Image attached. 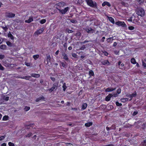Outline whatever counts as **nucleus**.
<instances>
[{
  "instance_id": "obj_44",
  "label": "nucleus",
  "mask_w": 146,
  "mask_h": 146,
  "mask_svg": "<svg viewBox=\"0 0 146 146\" xmlns=\"http://www.w3.org/2000/svg\"><path fill=\"white\" fill-rule=\"evenodd\" d=\"M124 64L123 63L121 64L120 66H119V68L120 69H122L123 68V67L124 66Z\"/></svg>"
},
{
  "instance_id": "obj_57",
  "label": "nucleus",
  "mask_w": 146,
  "mask_h": 146,
  "mask_svg": "<svg viewBox=\"0 0 146 146\" xmlns=\"http://www.w3.org/2000/svg\"><path fill=\"white\" fill-rule=\"evenodd\" d=\"M143 66L145 68H146V64L144 62H143Z\"/></svg>"
},
{
  "instance_id": "obj_43",
  "label": "nucleus",
  "mask_w": 146,
  "mask_h": 146,
  "mask_svg": "<svg viewBox=\"0 0 146 146\" xmlns=\"http://www.w3.org/2000/svg\"><path fill=\"white\" fill-rule=\"evenodd\" d=\"M121 92V89L120 88L118 89L117 90V92L118 94H119Z\"/></svg>"
},
{
  "instance_id": "obj_56",
  "label": "nucleus",
  "mask_w": 146,
  "mask_h": 146,
  "mask_svg": "<svg viewBox=\"0 0 146 146\" xmlns=\"http://www.w3.org/2000/svg\"><path fill=\"white\" fill-rule=\"evenodd\" d=\"M66 146H73V145L70 143H68L66 144Z\"/></svg>"
},
{
  "instance_id": "obj_51",
  "label": "nucleus",
  "mask_w": 146,
  "mask_h": 146,
  "mask_svg": "<svg viewBox=\"0 0 146 146\" xmlns=\"http://www.w3.org/2000/svg\"><path fill=\"white\" fill-rule=\"evenodd\" d=\"M103 53L104 54V55L106 56H108V53L107 52L105 51H104L103 52Z\"/></svg>"
},
{
  "instance_id": "obj_41",
  "label": "nucleus",
  "mask_w": 146,
  "mask_h": 146,
  "mask_svg": "<svg viewBox=\"0 0 146 146\" xmlns=\"http://www.w3.org/2000/svg\"><path fill=\"white\" fill-rule=\"evenodd\" d=\"M128 29L130 30H132L134 29V27L133 26H129L128 27Z\"/></svg>"
},
{
  "instance_id": "obj_34",
  "label": "nucleus",
  "mask_w": 146,
  "mask_h": 146,
  "mask_svg": "<svg viewBox=\"0 0 146 146\" xmlns=\"http://www.w3.org/2000/svg\"><path fill=\"white\" fill-rule=\"evenodd\" d=\"M6 43L9 46H12V44L11 42L9 41H7L6 42Z\"/></svg>"
},
{
  "instance_id": "obj_7",
  "label": "nucleus",
  "mask_w": 146,
  "mask_h": 146,
  "mask_svg": "<svg viewBox=\"0 0 146 146\" xmlns=\"http://www.w3.org/2000/svg\"><path fill=\"white\" fill-rule=\"evenodd\" d=\"M58 9L62 14H64L68 10L69 8L68 7H66L64 9Z\"/></svg>"
},
{
  "instance_id": "obj_13",
  "label": "nucleus",
  "mask_w": 146,
  "mask_h": 146,
  "mask_svg": "<svg viewBox=\"0 0 146 146\" xmlns=\"http://www.w3.org/2000/svg\"><path fill=\"white\" fill-rule=\"evenodd\" d=\"M33 21V19L32 17H30L28 20H26L25 21V22L27 23H29Z\"/></svg>"
},
{
  "instance_id": "obj_33",
  "label": "nucleus",
  "mask_w": 146,
  "mask_h": 146,
  "mask_svg": "<svg viewBox=\"0 0 146 146\" xmlns=\"http://www.w3.org/2000/svg\"><path fill=\"white\" fill-rule=\"evenodd\" d=\"M46 22V20L45 19H43L40 21V23L42 24H43L45 23Z\"/></svg>"
},
{
  "instance_id": "obj_29",
  "label": "nucleus",
  "mask_w": 146,
  "mask_h": 146,
  "mask_svg": "<svg viewBox=\"0 0 146 146\" xmlns=\"http://www.w3.org/2000/svg\"><path fill=\"white\" fill-rule=\"evenodd\" d=\"M8 36L10 37L11 39H13V35L10 33H8Z\"/></svg>"
},
{
  "instance_id": "obj_15",
  "label": "nucleus",
  "mask_w": 146,
  "mask_h": 146,
  "mask_svg": "<svg viewBox=\"0 0 146 146\" xmlns=\"http://www.w3.org/2000/svg\"><path fill=\"white\" fill-rule=\"evenodd\" d=\"M62 57L64 59L66 60H68V58L67 55L66 54H65V53H63L62 54Z\"/></svg>"
},
{
  "instance_id": "obj_25",
  "label": "nucleus",
  "mask_w": 146,
  "mask_h": 146,
  "mask_svg": "<svg viewBox=\"0 0 146 146\" xmlns=\"http://www.w3.org/2000/svg\"><path fill=\"white\" fill-rule=\"evenodd\" d=\"M30 76H25V77H21V78L22 79H25L26 80H29V78L31 77Z\"/></svg>"
},
{
  "instance_id": "obj_11",
  "label": "nucleus",
  "mask_w": 146,
  "mask_h": 146,
  "mask_svg": "<svg viewBox=\"0 0 146 146\" xmlns=\"http://www.w3.org/2000/svg\"><path fill=\"white\" fill-rule=\"evenodd\" d=\"M116 88H112L111 87H109L108 88H107L106 90L105 91L106 92H112L113 91L115 90L116 89Z\"/></svg>"
},
{
  "instance_id": "obj_53",
  "label": "nucleus",
  "mask_w": 146,
  "mask_h": 146,
  "mask_svg": "<svg viewBox=\"0 0 146 146\" xmlns=\"http://www.w3.org/2000/svg\"><path fill=\"white\" fill-rule=\"evenodd\" d=\"M32 135V133H29L26 136L27 137H30Z\"/></svg>"
},
{
  "instance_id": "obj_45",
  "label": "nucleus",
  "mask_w": 146,
  "mask_h": 146,
  "mask_svg": "<svg viewBox=\"0 0 146 146\" xmlns=\"http://www.w3.org/2000/svg\"><path fill=\"white\" fill-rule=\"evenodd\" d=\"M70 21L71 22L74 23H77V21L74 20H71Z\"/></svg>"
},
{
  "instance_id": "obj_32",
  "label": "nucleus",
  "mask_w": 146,
  "mask_h": 146,
  "mask_svg": "<svg viewBox=\"0 0 146 146\" xmlns=\"http://www.w3.org/2000/svg\"><path fill=\"white\" fill-rule=\"evenodd\" d=\"M126 96L127 97L130 98V99L129 100V101H131L132 100V95L131 94H129V95H126Z\"/></svg>"
},
{
  "instance_id": "obj_37",
  "label": "nucleus",
  "mask_w": 146,
  "mask_h": 146,
  "mask_svg": "<svg viewBox=\"0 0 146 146\" xmlns=\"http://www.w3.org/2000/svg\"><path fill=\"white\" fill-rule=\"evenodd\" d=\"M5 137V136H3L0 137V141L3 140Z\"/></svg>"
},
{
  "instance_id": "obj_27",
  "label": "nucleus",
  "mask_w": 146,
  "mask_h": 146,
  "mask_svg": "<svg viewBox=\"0 0 146 146\" xmlns=\"http://www.w3.org/2000/svg\"><path fill=\"white\" fill-rule=\"evenodd\" d=\"M107 42H111L113 40V39L112 38H108L107 40Z\"/></svg>"
},
{
  "instance_id": "obj_42",
  "label": "nucleus",
  "mask_w": 146,
  "mask_h": 146,
  "mask_svg": "<svg viewBox=\"0 0 146 146\" xmlns=\"http://www.w3.org/2000/svg\"><path fill=\"white\" fill-rule=\"evenodd\" d=\"M8 144L9 146H14V144L11 142H9Z\"/></svg>"
},
{
  "instance_id": "obj_39",
  "label": "nucleus",
  "mask_w": 146,
  "mask_h": 146,
  "mask_svg": "<svg viewBox=\"0 0 146 146\" xmlns=\"http://www.w3.org/2000/svg\"><path fill=\"white\" fill-rule=\"evenodd\" d=\"M116 105L117 106H121L122 105V104L119 103L118 102H116L115 103Z\"/></svg>"
},
{
  "instance_id": "obj_52",
  "label": "nucleus",
  "mask_w": 146,
  "mask_h": 146,
  "mask_svg": "<svg viewBox=\"0 0 146 146\" xmlns=\"http://www.w3.org/2000/svg\"><path fill=\"white\" fill-rule=\"evenodd\" d=\"M4 67L2 66L1 64H0V70H4Z\"/></svg>"
},
{
  "instance_id": "obj_4",
  "label": "nucleus",
  "mask_w": 146,
  "mask_h": 146,
  "mask_svg": "<svg viewBox=\"0 0 146 146\" xmlns=\"http://www.w3.org/2000/svg\"><path fill=\"white\" fill-rule=\"evenodd\" d=\"M117 95L116 94H109L108 96H107L105 98V100L106 101H109L110 100L111 98L113 96L114 97H116Z\"/></svg>"
},
{
  "instance_id": "obj_48",
  "label": "nucleus",
  "mask_w": 146,
  "mask_h": 146,
  "mask_svg": "<svg viewBox=\"0 0 146 146\" xmlns=\"http://www.w3.org/2000/svg\"><path fill=\"white\" fill-rule=\"evenodd\" d=\"M25 64L27 66H29L30 65V63L27 62H25Z\"/></svg>"
},
{
  "instance_id": "obj_61",
  "label": "nucleus",
  "mask_w": 146,
  "mask_h": 146,
  "mask_svg": "<svg viewBox=\"0 0 146 146\" xmlns=\"http://www.w3.org/2000/svg\"><path fill=\"white\" fill-rule=\"evenodd\" d=\"M61 64L62 66L63 67H65V64L64 63L62 62L61 63Z\"/></svg>"
},
{
  "instance_id": "obj_47",
  "label": "nucleus",
  "mask_w": 146,
  "mask_h": 146,
  "mask_svg": "<svg viewBox=\"0 0 146 146\" xmlns=\"http://www.w3.org/2000/svg\"><path fill=\"white\" fill-rule=\"evenodd\" d=\"M143 145V146H146V140H144Z\"/></svg>"
},
{
  "instance_id": "obj_49",
  "label": "nucleus",
  "mask_w": 146,
  "mask_h": 146,
  "mask_svg": "<svg viewBox=\"0 0 146 146\" xmlns=\"http://www.w3.org/2000/svg\"><path fill=\"white\" fill-rule=\"evenodd\" d=\"M138 1L139 4H141L144 1V0H138Z\"/></svg>"
},
{
  "instance_id": "obj_19",
  "label": "nucleus",
  "mask_w": 146,
  "mask_h": 146,
  "mask_svg": "<svg viewBox=\"0 0 146 146\" xmlns=\"http://www.w3.org/2000/svg\"><path fill=\"white\" fill-rule=\"evenodd\" d=\"M87 105L86 103H84L82 105V109L83 110H84L87 107Z\"/></svg>"
},
{
  "instance_id": "obj_63",
  "label": "nucleus",
  "mask_w": 146,
  "mask_h": 146,
  "mask_svg": "<svg viewBox=\"0 0 146 146\" xmlns=\"http://www.w3.org/2000/svg\"><path fill=\"white\" fill-rule=\"evenodd\" d=\"M59 53V50H57L55 52V54L56 55H58Z\"/></svg>"
},
{
  "instance_id": "obj_36",
  "label": "nucleus",
  "mask_w": 146,
  "mask_h": 146,
  "mask_svg": "<svg viewBox=\"0 0 146 146\" xmlns=\"http://www.w3.org/2000/svg\"><path fill=\"white\" fill-rule=\"evenodd\" d=\"M43 98H44V97L43 96H41L39 98L36 99V102H38L41 100Z\"/></svg>"
},
{
  "instance_id": "obj_54",
  "label": "nucleus",
  "mask_w": 146,
  "mask_h": 146,
  "mask_svg": "<svg viewBox=\"0 0 146 146\" xmlns=\"http://www.w3.org/2000/svg\"><path fill=\"white\" fill-rule=\"evenodd\" d=\"M5 57L4 55H0V59H3Z\"/></svg>"
},
{
  "instance_id": "obj_59",
  "label": "nucleus",
  "mask_w": 146,
  "mask_h": 146,
  "mask_svg": "<svg viewBox=\"0 0 146 146\" xmlns=\"http://www.w3.org/2000/svg\"><path fill=\"white\" fill-rule=\"evenodd\" d=\"M137 113H138V112L137 111H134L133 113V115H136Z\"/></svg>"
},
{
  "instance_id": "obj_21",
  "label": "nucleus",
  "mask_w": 146,
  "mask_h": 146,
  "mask_svg": "<svg viewBox=\"0 0 146 146\" xmlns=\"http://www.w3.org/2000/svg\"><path fill=\"white\" fill-rule=\"evenodd\" d=\"M9 97L8 96H3V99L6 101H7L9 99Z\"/></svg>"
},
{
  "instance_id": "obj_16",
  "label": "nucleus",
  "mask_w": 146,
  "mask_h": 146,
  "mask_svg": "<svg viewBox=\"0 0 146 146\" xmlns=\"http://www.w3.org/2000/svg\"><path fill=\"white\" fill-rule=\"evenodd\" d=\"M86 31L88 33H93V30L90 28H88L86 29Z\"/></svg>"
},
{
  "instance_id": "obj_50",
  "label": "nucleus",
  "mask_w": 146,
  "mask_h": 146,
  "mask_svg": "<svg viewBox=\"0 0 146 146\" xmlns=\"http://www.w3.org/2000/svg\"><path fill=\"white\" fill-rule=\"evenodd\" d=\"M131 95H132V96L133 98V97H135L136 96V92H135L134 93H133V94H132Z\"/></svg>"
},
{
  "instance_id": "obj_22",
  "label": "nucleus",
  "mask_w": 146,
  "mask_h": 146,
  "mask_svg": "<svg viewBox=\"0 0 146 146\" xmlns=\"http://www.w3.org/2000/svg\"><path fill=\"white\" fill-rule=\"evenodd\" d=\"M121 100L122 102H125L128 100V99L127 98H122Z\"/></svg>"
},
{
  "instance_id": "obj_28",
  "label": "nucleus",
  "mask_w": 146,
  "mask_h": 146,
  "mask_svg": "<svg viewBox=\"0 0 146 146\" xmlns=\"http://www.w3.org/2000/svg\"><path fill=\"white\" fill-rule=\"evenodd\" d=\"M8 117H9L7 116H5L3 117V120L4 121L7 120H8Z\"/></svg>"
},
{
  "instance_id": "obj_17",
  "label": "nucleus",
  "mask_w": 146,
  "mask_h": 146,
  "mask_svg": "<svg viewBox=\"0 0 146 146\" xmlns=\"http://www.w3.org/2000/svg\"><path fill=\"white\" fill-rule=\"evenodd\" d=\"M102 64L104 65H107L109 64V62L108 60H105L103 62Z\"/></svg>"
},
{
  "instance_id": "obj_46",
  "label": "nucleus",
  "mask_w": 146,
  "mask_h": 146,
  "mask_svg": "<svg viewBox=\"0 0 146 146\" xmlns=\"http://www.w3.org/2000/svg\"><path fill=\"white\" fill-rule=\"evenodd\" d=\"M72 56L74 58H76L77 57V55L75 53H73L72 54Z\"/></svg>"
},
{
  "instance_id": "obj_23",
  "label": "nucleus",
  "mask_w": 146,
  "mask_h": 146,
  "mask_svg": "<svg viewBox=\"0 0 146 146\" xmlns=\"http://www.w3.org/2000/svg\"><path fill=\"white\" fill-rule=\"evenodd\" d=\"M6 46L5 45H2L0 46V48L3 49L5 50L6 49Z\"/></svg>"
},
{
  "instance_id": "obj_5",
  "label": "nucleus",
  "mask_w": 146,
  "mask_h": 146,
  "mask_svg": "<svg viewBox=\"0 0 146 146\" xmlns=\"http://www.w3.org/2000/svg\"><path fill=\"white\" fill-rule=\"evenodd\" d=\"M44 29L42 28L36 31L34 33V35L35 36H37L38 35L42 33Z\"/></svg>"
},
{
  "instance_id": "obj_10",
  "label": "nucleus",
  "mask_w": 146,
  "mask_h": 146,
  "mask_svg": "<svg viewBox=\"0 0 146 146\" xmlns=\"http://www.w3.org/2000/svg\"><path fill=\"white\" fill-rule=\"evenodd\" d=\"M102 5L103 7L107 5L108 7H110L111 6V5L109 2L107 1H104L102 3Z\"/></svg>"
},
{
  "instance_id": "obj_9",
  "label": "nucleus",
  "mask_w": 146,
  "mask_h": 146,
  "mask_svg": "<svg viewBox=\"0 0 146 146\" xmlns=\"http://www.w3.org/2000/svg\"><path fill=\"white\" fill-rule=\"evenodd\" d=\"M15 14L11 13H7L6 14V16L9 18H12L15 16Z\"/></svg>"
},
{
  "instance_id": "obj_24",
  "label": "nucleus",
  "mask_w": 146,
  "mask_h": 146,
  "mask_svg": "<svg viewBox=\"0 0 146 146\" xmlns=\"http://www.w3.org/2000/svg\"><path fill=\"white\" fill-rule=\"evenodd\" d=\"M62 88H63L64 91H65L66 90V89L67 88V87L66 86V84L65 83H64L63 84L62 86Z\"/></svg>"
},
{
  "instance_id": "obj_26",
  "label": "nucleus",
  "mask_w": 146,
  "mask_h": 146,
  "mask_svg": "<svg viewBox=\"0 0 146 146\" xmlns=\"http://www.w3.org/2000/svg\"><path fill=\"white\" fill-rule=\"evenodd\" d=\"M92 123L91 122H89L86 123L85 124V125L87 127H89L92 125Z\"/></svg>"
},
{
  "instance_id": "obj_2",
  "label": "nucleus",
  "mask_w": 146,
  "mask_h": 146,
  "mask_svg": "<svg viewBox=\"0 0 146 146\" xmlns=\"http://www.w3.org/2000/svg\"><path fill=\"white\" fill-rule=\"evenodd\" d=\"M137 14L138 15L140 16L141 17H143L145 15L144 11L142 8H139L137 11Z\"/></svg>"
},
{
  "instance_id": "obj_38",
  "label": "nucleus",
  "mask_w": 146,
  "mask_h": 146,
  "mask_svg": "<svg viewBox=\"0 0 146 146\" xmlns=\"http://www.w3.org/2000/svg\"><path fill=\"white\" fill-rule=\"evenodd\" d=\"M138 21V19H133V22L134 23L137 24V23Z\"/></svg>"
},
{
  "instance_id": "obj_8",
  "label": "nucleus",
  "mask_w": 146,
  "mask_h": 146,
  "mask_svg": "<svg viewBox=\"0 0 146 146\" xmlns=\"http://www.w3.org/2000/svg\"><path fill=\"white\" fill-rule=\"evenodd\" d=\"M51 57L50 55H48L47 56V64L50 66H51V63L50 61Z\"/></svg>"
},
{
  "instance_id": "obj_58",
  "label": "nucleus",
  "mask_w": 146,
  "mask_h": 146,
  "mask_svg": "<svg viewBox=\"0 0 146 146\" xmlns=\"http://www.w3.org/2000/svg\"><path fill=\"white\" fill-rule=\"evenodd\" d=\"M85 48L84 46H83L80 48V49L82 50H84Z\"/></svg>"
},
{
  "instance_id": "obj_18",
  "label": "nucleus",
  "mask_w": 146,
  "mask_h": 146,
  "mask_svg": "<svg viewBox=\"0 0 146 146\" xmlns=\"http://www.w3.org/2000/svg\"><path fill=\"white\" fill-rule=\"evenodd\" d=\"M131 62L133 64H135L136 63L135 60L134 58H132L131 59Z\"/></svg>"
},
{
  "instance_id": "obj_14",
  "label": "nucleus",
  "mask_w": 146,
  "mask_h": 146,
  "mask_svg": "<svg viewBox=\"0 0 146 146\" xmlns=\"http://www.w3.org/2000/svg\"><path fill=\"white\" fill-rule=\"evenodd\" d=\"M109 20L113 24L115 23V21L113 18L111 17H108Z\"/></svg>"
},
{
  "instance_id": "obj_30",
  "label": "nucleus",
  "mask_w": 146,
  "mask_h": 146,
  "mask_svg": "<svg viewBox=\"0 0 146 146\" xmlns=\"http://www.w3.org/2000/svg\"><path fill=\"white\" fill-rule=\"evenodd\" d=\"M89 74L90 76H92L94 75V72L92 70H90V71H89Z\"/></svg>"
},
{
  "instance_id": "obj_20",
  "label": "nucleus",
  "mask_w": 146,
  "mask_h": 146,
  "mask_svg": "<svg viewBox=\"0 0 146 146\" xmlns=\"http://www.w3.org/2000/svg\"><path fill=\"white\" fill-rule=\"evenodd\" d=\"M39 55L36 54L33 55V57L35 60H36L39 57Z\"/></svg>"
},
{
  "instance_id": "obj_64",
  "label": "nucleus",
  "mask_w": 146,
  "mask_h": 146,
  "mask_svg": "<svg viewBox=\"0 0 146 146\" xmlns=\"http://www.w3.org/2000/svg\"><path fill=\"white\" fill-rule=\"evenodd\" d=\"M117 45V43L116 42H114L113 44V46H115Z\"/></svg>"
},
{
  "instance_id": "obj_12",
  "label": "nucleus",
  "mask_w": 146,
  "mask_h": 146,
  "mask_svg": "<svg viewBox=\"0 0 146 146\" xmlns=\"http://www.w3.org/2000/svg\"><path fill=\"white\" fill-rule=\"evenodd\" d=\"M31 75L32 77L36 78L39 77L40 76L39 74L35 73H32L31 74Z\"/></svg>"
},
{
  "instance_id": "obj_31",
  "label": "nucleus",
  "mask_w": 146,
  "mask_h": 146,
  "mask_svg": "<svg viewBox=\"0 0 146 146\" xmlns=\"http://www.w3.org/2000/svg\"><path fill=\"white\" fill-rule=\"evenodd\" d=\"M30 108L29 107L26 106L24 108V110L26 111H27L30 110Z\"/></svg>"
},
{
  "instance_id": "obj_6",
  "label": "nucleus",
  "mask_w": 146,
  "mask_h": 146,
  "mask_svg": "<svg viewBox=\"0 0 146 146\" xmlns=\"http://www.w3.org/2000/svg\"><path fill=\"white\" fill-rule=\"evenodd\" d=\"M115 24L119 26H121L123 27H125L126 25L123 21H118L116 22Z\"/></svg>"
},
{
  "instance_id": "obj_35",
  "label": "nucleus",
  "mask_w": 146,
  "mask_h": 146,
  "mask_svg": "<svg viewBox=\"0 0 146 146\" xmlns=\"http://www.w3.org/2000/svg\"><path fill=\"white\" fill-rule=\"evenodd\" d=\"M66 31L68 33H72L73 32V31L70 30L69 29H66Z\"/></svg>"
},
{
  "instance_id": "obj_55",
  "label": "nucleus",
  "mask_w": 146,
  "mask_h": 146,
  "mask_svg": "<svg viewBox=\"0 0 146 146\" xmlns=\"http://www.w3.org/2000/svg\"><path fill=\"white\" fill-rule=\"evenodd\" d=\"M50 79L53 82H54L55 80V78L54 77H51Z\"/></svg>"
},
{
  "instance_id": "obj_3",
  "label": "nucleus",
  "mask_w": 146,
  "mask_h": 146,
  "mask_svg": "<svg viewBox=\"0 0 146 146\" xmlns=\"http://www.w3.org/2000/svg\"><path fill=\"white\" fill-rule=\"evenodd\" d=\"M58 86V83H54L52 87L50 89H48L47 91H49L50 92L56 90Z\"/></svg>"
},
{
  "instance_id": "obj_60",
  "label": "nucleus",
  "mask_w": 146,
  "mask_h": 146,
  "mask_svg": "<svg viewBox=\"0 0 146 146\" xmlns=\"http://www.w3.org/2000/svg\"><path fill=\"white\" fill-rule=\"evenodd\" d=\"M109 107H110L111 109H112L113 108V107L112 105H110L109 106Z\"/></svg>"
},
{
  "instance_id": "obj_40",
  "label": "nucleus",
  "mask_w": 146,
  "mask_h": 146,
  "mask_svg": "<svg viewBox=\"0 0 146 146\" xmlns=\"http://www.w3.org/2000/svg\"><path fill=\"white\" fill-rule=\"evenodd\" d=\"M133 17H132L131 18H130L127 19L128 21L133 22Z\"/></svg>"
},
{
  "instance_id": "obj_62",
  "label": "nucleus",
  "mask_w": 146,
  "mask_h": 146,
  "mask_svg": "<svg viewBox=\"0 0 146 146\" xmlns=\"http://www.w3.org/2000/svg\"><path fill=\"white\" fill-rule=\"evenodd\" d=\"M6 144L5 143H3L1 145V146H6Z\"/></svg>"
},
{
  "instance_id": "obj_1",
  "label": "nucleus",
  "mask_w": 146,
  "mask_h": 146,
  "mask_svg": "<svg viewBox=\"0 0 146 146\" xmlns=\"http://www.w3.org/2000/svg\"><path fill=\"white\" fill-rule=\"evenodd\" d=\"M87 4L90 6L95 8L96 7V3L95 1H93L92 0H85Z\"/></svg>"
}]
</instances>
